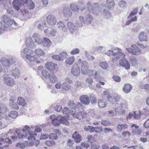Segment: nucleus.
I'll return each mask as SVG.
<instances>
[{
  "label": "nucleus",
  "instance_id": "f257e3e1",
  "mask_svg": "<svg viewBox=\"0 0 149 149\" xmlns=\"http://www.w3.org/2000/svg\"><path fill=\"white\" fill-rule=\"evenodd\" d=\"M33 128V126H31L30 127L26 125L23 128L22 130H17L16 131V133L19 138H24L26 136L29 135L28 138V140L32 142L36 139V138L33 135H37L35 132H31Z\"/></svg>",
  "mask_w": 149,
  "mask_h": 149
},
{
  "label": "nucleus",
  "instance_id": "f03ea898",
  "mask_svg": "<svg viewBox=\"0 0 149 149\" xmlns=\"http://www.w3.org/2000/svg\"><path fill=\"white\" fill-rule=\"evenodd\" d=\"M2 20L1 21L0 23L3 30H8L11 26H12L13 28H17V24L14 19L4 15L2 16Z\"/></svg>",
  "mask_w": 149,
  "mask_h": 149
},
{
  "label": "nucleus",
  "instance_id": "7ed1b4c3",
  "mask_svg": "<svg viewBox=\"0 0 149 149\" xmlns=\"http://www.w3.org/2000/svg\"><path fill=\"white\" fill-rule=\"evenodd\" d=\"M22 52L25 54V55L22 56L23 58H25L31 63L34 62L36 60V58L33 55V51L32 50L25 48Z\"/></svg>",
  "mask_w": 149,
  "mask_h": 149
},
{
  "label": "nucleus",
  "instance_id": "20e7f679",
  "mask_svg": "<svg viewBox=\"0 0 149 149\" xmlns=\"http://www.w3.org/2000/svg\"><path fill=\"white\" fill-rule=\"evenodd\" d=\"M118 52L119 53V55L122 59L119 61V65L120 66L125 68L126 70H128L130 68V65L128 61L124 58L125 56V54L121 52V50L120 49H118Z\"/></svg>",
  "mask_w": 149,
  "mask_h": 149
},
{
  "label": "nucleus",
  "instance_id": "39448f33",
  "mask_svg": "<svg viewBox=\"0 0 149 149\" xmlns=\"http://www.w3.org/2000/svg\"><path fill=\"white\" fill-rule=\"evenodd\" d=\"M0 61L2 65L5 68L9 67L11 65L13 64L15 62L13 58L7 59L4 57L1 58Z\"/></svg>",
  "mask_w": 149,
  "mask_h": 149
},
{
  "label": "nucleus",
  "instance_id": "423d86ee",
  "mask_svg": "<svg viewBox=\"0 0 149 149\" xmlns=\"http://www.w3.org/2000/svg\"><path fill=\"white\" fill-rule=\"evenodd\" d=\"M131 48H126L125 49L132 54L139 55L141 53V49L135 45H132Z\"/></svg>",
  "mask_w": 149,
  "mask_h": 149
},
{
  "label": "nucleus",
  "instance_id": "0eeeda50",
  "mask_svg": "<svg viewBox=\"0 0 149 149\" xmlns=\"http://www.w3.org/2000/svg\"><path fill=\"white\" fill-rule=\"evenodd\" d=\"M71 73V74L74 77H78L80 73V68L77 63H75L72 66Z\"/></svg>",
  "mask_w": 149,
  "mask_h": 149
},
{
  "label": "nucleus",
  "instance_id": "6e6552de",
  "mask_svg": "<svg viewBox=\"0 0 149 149\" xmlns=\"http://www.w3.org/2000/svg\"><path fill=\"white\" fill-rule=\"evenodd\" d=\"M71 114L74 118L79 120H81L86 116V113L84 112H82L80 111H72L71 113Z\"/></svg>",
  "mask_w": 149,
  "mask_h": 149
},
{
  "label": "nucleus",
  "instance_id": "1a4fd4ad",
  "mask_svg": "<svg viewBox=\"0 0 149 149\" xmlns=\"http://www.w3.org/2000/svg\"><path fill=\"white\" fill-rule=\"evenodd\" d=\"M46 20L47 24L51 26L55 25L57 22L56 17L52 15H48L47 17Z\"/></svg>",
  "mask_w": 149,
  "mask_h": 149
},
{
  "label": "nucleus",
  "instance_id": "9d476101",
  "mask_svg": "<svg viewBox=\"0 0 149 149\" xmlns=\"http://www.w3.org/2000/svg\"><path fill=\"white\" fill-rule=\"evenodd\" d=\"M3 83L7 85L13 87L15 85V81L13 78L7 77L4 78Z\"/></svg>",
  "mask_w": 149,
  "mask_h": 149
},
{
  "label": "nucleus",
  "instance_id": "9b49d317",
  "mask_svg": "<svg viewBox=\"0 0 149 149\" xmlns=\"http://www.w3.org/2000/svg\"><path fill=\"white\" fill-rule=\"evenodd\" d=\"M56 64L51 62H48L45 64V67L50 71V72L52 73L56 70L55 67Z\"/></svg>",
  "mask_w": 149,
  "mask_h": 149
},
{
  "label": "nucleus",
  "instance_id": "f8f14e48",
  "mask_svg": "<svg viewBox=\"0 0 149 149\" xmlns=\"http://www.w3.org/2000/svg\"><path fill=\"white\" fill-rule=\"evenodd\" d=\"M100 7H97L93 8V6L91 2H88L87 4V8L88 11L90 13L93 12L95 14H99V10Z\"/></svg>",
  "mask_w": 149,
  "mask_h": 149
},
{
  "label": "nucleus",
  "instance_id": "ddd939ff",
  "mask_svg": "<svg viewBox=\"0 0 149 149\" xmlns=\"http://www.w3.org/2000/svg\"><path fill=\"white\" fill-rule=\"evenodd\" d=\"M99 13L102 14L106 18H109L111 17L109 11L104 9V6H101L99 10Z\"/></svg>",
  "mask_w": 149,
  "mask_h": 149
},
{
  "label": "nucleus",
  "instance_id": "4468645a",
  "mask_svg": "<svg viewBox=\"0 0 149 149\" xmlns=\"http://www.w3.org/2000/svg\"><path fill=\"white\" fill-rule=\"evenodd\" d=\"M118 48H117L116 49H114V50H109V52H111L112 53V55H116V56H114L112 58V61L114 62V61H116L118 60L119 58H120V56L119 55V52H118Z\"/></svg>",
  "mask_w": 149,
  "mask_h": 149
},
{
  "label": "nucleus",
  "instance_id": "2eb2a0df",
  "mask_svg": "<svg viewBox=\"0 0 149 149\" xmlns=\"http://www.w3.org/2000/svg\"><path fill=\"white\" fill-rule=\"evenodd\" d=\"M79 99L81 103L87 105L90 103V100L88 96L87 95L81 96Z\"/></svg>",
  "mask_w": 149,
  "mask_h": 149
},
{
  "label": "nucleus",
  "instance_id": "dca6fc26",
  "mask_svg": "<svg viewBox=\"0 0 149 149\" xmlns=\"http://www.w3.org/2000/svg\"><path fill=\"white\" fill-rule=\"evenodd\" d=\"M88 63L85 61H82L81 63V70L82 74H88Z\"/></svg>",
  "mask_w": 149,
  "mask_h": 149
},
{
  "label": "nucleus",
  "instance_id": "f3484780",
  "mask_svg": "<svg viewBox=\"0 0 149 149\" xmlns=\"http://www.w3.org/2000/svg\"><path fill=\"white\" fill-rule=\"evenodd\" d=\"M58 120L60 123L65 124L66 125L68 126L69 123L68 122V118L67 116H62L61 115H58L57 116Z\"/></svg>",
  "mask_w": 149,
  "mask_h": 149
},
{
  "label": "nucleus",
  "instance_id": "a211bd4d",
  "mask_svg": "<svg viewBox=\"0 0 149 149\" xmlns=\"http://www.w3.org/2000/svg\"><path fill=\"white\" fill-rule=\"evenodd\" d=\"M26 46L28 48H33L36 47L34 42L30 37H29L26 40Z\"/></svg>",
  "mask_w": 149,
  "mask_h": 149
},
{
  "label": "nucleus",
  "instance_id": "6ab92c4d",
  "mask_svg": "<svg viewBox=\"0 0 149 149\" xmlns=\"http://www.w3.org/2000/svg\"><path fill=\"white\" fill-rule=\"evenodd\" d=\"M57 25L59 29L65 32L67 31L68 29L65 24L62 21H60L57 23Z\"/></svg>",
  "mask_w": 149,
  "mask_h": 149
},
{
  "label": "nucleus",
  "instance_id": "aec40b11",
  "mask_svg": "<svg viewBox=\"0 0 149 149\" xmlns=\"http://www.w3.org/2000/svg\"><path fill=\"white\" fill-rule=\"evenodd\" d=\"M132 88V86L130 84H127L123 87V90L124 92L127 93L131 91Z\"/></svg>",
  "mask_w": 149,
  "mask_h": 149
},
{
  "label": "nucleus",
  "instance_id": "412c9836",
  "mask_svg": "<svg viewBox=\"0 0 149 149\" xmlns=\"http://www.w3.org/2000/svg\"><path fill=\"white\" fill-rule=\"evenodd\" d=\"M67 26L70 33L72 34L76 30L75 26L71 22H68L67 24Z\"/></svg>",
  "mask_w": 149,
  "mask_h": 149
},
{
  "label": "nucleus",
  "instance_id": "4be33fe9",
  "mask_svg": "<svg viewBox=\"0 0 149 149\" xmlns=\"http://www.w3.org/2000/svg\"><path fill=\"white\" fill-rule=\"evenodd\" d=\"M72 137L77 143L80 142L81 140V137L77 132H75L72 135Z\"/></svg>",
  "mask_w": 149,
  "mask_h": 149
},
{
  "label": "nucleus",
  "instance_id": "5701e85b",
  "mask_svg": "<svg viewBox=\"0 0 149 149\" xmlns=\"http://www.w3.org/2000/svg\"><path fill=\"white\" fill-rule=\"evenodd\" d=\"M85 22L83 17L82 16H79L78 19L76 22V24L79 27H81L83 26Z\"/></svg>",
  "mask_w": 149,
  "mask_h": 149
},
{
  "label": "nucleus",
  "instance_id": "b1692460",
  "mask_svg": "<svg viewBox=\"0 0 149 149\" xmlns=\"http://www.w3.org/2000/svg\"><path fill=\"white\" fill-rule=\"evenodd\" d=\"M13 7L16 10H18L21 6V3L19 0H14L12 3Z\"/></svg>",
  "mask_w": 149,
  "mask_h": 149
},
{
  "label": "nucleus",
  "instance_id": "393cba45",
  "mask_svg": "<svg viewBox=\"0 0 149 149\" xmlns=\"http://www.w3.org/2000/svg\"><path fill=\"white\" fill-rule=\"evenodd\" d=\"M63 13L64 15L67 17H70L72 15V13L69 8H65L64 9Z\"/></svg>",
  "mask_w": 149,
  "mask_h": 149
},
{
  "label": "nucleus",
  "instance_id": "a878e982",
  "mask_svg": "<svg viewBox=\"0 0 149 149\" xmlns=\"http://www.w3.org/2000/svg\"><path fill=\"white\" fill-rule=\"evenodd\" d=\"M42 43L44 46L48 47H49L52 44L51 41L48 38H43Z\"/></svg>",
  "mask_w": 149,
  "mask_h": 149
},
{
  "label": "nucleus",
  "instance_id": "bb28decb",
  "mask_svg": "<svg viewBox=\"0 0 149 149\" xmlns=\"http://www.w3.org/2000/svg\"><path fill=\"white\" fill-rule=\"evenodd\" d=\"M106 6L109 9L113 8L115 6V3L113 0H107Z\"/></svg>",
  "mask_w": 149,
  "mask_h": 149
},
{
  "label": "nucleus",
  "instance_id": "cd10ccee",
  "mask_svg": "<svg viewBox=\"0 0 149 149\" xmlns=\"http://www.w3.org/2000/svg\"><path fill=\"white\" fill-rule=\"evenodd\" d=\"M15 99H13V100L10 99L9 104L13 109L16 110L18 109H19V107L17 105L15 102Z\"/></svg>",
  "mask_w": 149,
  "mask_h": 149
},
{
  "label": "nucleus",
  "instance_id": "c85d7f7f",
  "mask_svg": "<svg viewBox=\"0 0 149 149\" xmlns=\"http://www.w3.org/2000/svg\"><path fill=\"white\" fill-rule=\"evenodd\" d=\"M127 125L125 124L118 125L117 126V131L121 132L123 130H124L127 128Z\"/></svg>",
  "mask_w": 149,
  "mask_h": 149
},
{
  "label": "nucleus",
  "instance_id": "c756f323",
  "mask_svg": "<svg viewBox=\"0 0 149 149\" xmlns=\"http://www.w3.org/2000/svg\"><path fill=\"white\" fill-rule=\"evenodd\" d=\"M44 32L46 35L48 37L54 36L56 35V31L54 29H52L50 32H49L48 29L45 30Z\"/></svg>",
  "mask_w": 149,
  "mask_h": 149
},
{
  "label": "nucleus",
  "instance_id": "7c9ffc66",
  "mask_svg": "<svg viewBox=\"0 0 149 149\" xmlns=\"http://www.w3.org/2000/svg\"><path fill=\"white\" fill-rule=\"evenodd\" d=\"M75 60L74 56H71L66 58L65 60V63L68 65H72L74 63Z\"/></svg>",
  "mask_w": 149,
  "mask_h": 149
},
{
  "label": "nucleus",
  "instance_id": "2f4dec72",
  "mask_svg": "<svg viewBox=\"0 0 149 149\" xmlns=\"http://www.w3.org/2000/svg\"><path fill=\"white\" fill-rule=\"evenodd\" d=\"M139 38L141 41H147V37L146 33L143 32H141L139 35Z\"/></svg>",
  "mask_w": 149,
  "mask_h": 149
},
{
  "label": "nucleus",
  "instance_id": "473e14b6",
  "mask_svg": "<svg viewBox=\"0 0 149 149\" xmlns=\"http://www.w3.org/2000/svg\"><path fill=\"white\" fill-rule=\"evenodd\" d=\"M17 102L19 105L22 106H24L26 103L24 98L20 97L18 98Z\"/></svg>",
  "mask_w": 149,
  "mask_h": 149
},
{
  "label": "nucleus",
  "instance_id": "72a5a7b5",
  "mask_svg": "<svg viewBox=\"0 0 149 149\" xmlns=\"http://www.w3.org/2000/svg\"><path fill=\"white\" fill-rule=\"evenodd\" d=\"M26 3L28 8L30 10L33 9L35 7L34 3L31 0H27L26 3Z\"/></svg>",
  "mask_w": 149,
  "mask_h": 149
},
{
  "label": "nucleus",
  "instance_id": "f704fd0d",
  "mask_svg": "<svg viewBox=\"0 0 149 149\" xmlns=\"http://www.w3.org/2000/svg\"><path fill=\"white\" fill-rule=\"evenodd\" d=\"M84 19L87 24H90L93 19V17L91 15L88 14L85 16Z\"/></svg>",
  "mask_w": 149,
  "mask_h": 149
},
{
  "label": "nucleus",
  "instance_id": "c9c22d12",
  "mask_svg": "<svg viewBox=\"0 0 149 149\" xmlns=\"http://www.w3.org/2000/svg\"><path fill=\"white\" fill-rule=\"evenodd\" d=\"M12 75L15 78L18 77L20 74V71L17 68H15L12 71Z\"/></svg>",
  "mask_w": 149,
  "mask_h": 149
},
{
  "label": "nucleus",
  "instance_id": "e433bc0d",
  "mask_svg": "<svg viewBox=\"0 0 149 149\" xmlns=\"http://www.w3.org/2000/svg\"><path fill=\"white\" fill-rule=\"evenodd\" d=\"M7 110V107L5 105L2 104H0V114H4L6 112Z\"/></svg>",
  "mask_w": 149,
  "mask_h": 149
},
{
  "label": "nucleus",
  "instance_id": "4c0bfd02",
  "mask_svg": "<svg viewBox=\"0 0 149 149\" xmlns=\"http://www.w3.org/2000/svg\"><path fill=\"white\" fill-rule=\"evenodd\" d=\"M35 52L36 54L38 56H42L45 55V52L43 50L40 48H38L35 50Z\"/></svg>",
  "mask_w": 149,
  "mask_h": 149
},
{
  "label": "nucleus",
  "instance_id": "58836bf2",
  "mask_svg": "<svg viewBox=\"0 0 149 149\" xmlns=\"http://www.w3.org/2000/svg\"><path fill=\"white\" fill-rule=\"evenodd\" d=\"M48 78L50 81L52 83H54L58 81L57 78L54 74L49 75Z\"/></svg>",
  "mask_w": 149,
  "mask_h": 149
},
{
  "label": "nucleus",
  "instance_id": "ea45409f",
  "mask_svg": "<svg viewBox=\"0 0 149 149\" xmlns=\"http://www.w3.org/2000/svg\"><path fill=\"white\" fill-rule=\"evenodd\" d=\"M98 104L99 107L100 108H104L107 106V103L101 100H99L98 102Z\"/></svg>",
  "mask_w": 149,
  "mask_h": 149
},
{
  "label": "nucleus",
  "instance_id": "a19ab883",
  "mask_svg": "<svg viewBox=\"0 0 149 149\" xmlns=\"http://www.w3.org/2000/svg\"><path fill=\"white\" fill-rule=\"evenodd\" d=\"M78 5L79 9L81 11H83L85 9V6L83 0H79L78 2Z\"/></svg>",
  "mask_w": 149,
  "mask_h": 149
},
{
  "label": "nucleus",
  "instance_id": "79ce46f5",
  "mask_svg": "<svg viewBox=\"0 0 149 149\" xmlns=\"http://www.w3.org/2000/svg\"><path fill=\"white\" fill-rule=\"evenodd\" d=\"M70 7L72 11L75 12H78L79 10V8H78L77 6L74 3L71 4Z\"/></svg>",
  "mask_w": 149,
  "mask_h": 149
},
{
  "label": "nucleus",
  "instance_id": "37998d69",
  "mask_svg": "<svg viewBox=\"0 0 149 149\" xmlns=\"http://www.w3.org/2000/svg\"><path fill=\"white\" fill-rule=\"evenodd\" d=\"M17 112L15 111H12L9 115V116L11 118H15L18 116Z\"/></svg>",
  "mask_w": 149,
  "mask_h": 149
},
{
  "label": "nucleus",
  "instance_id": "c03bdc74",
  "mask_svg": "<svg viewBox=\"0 0 149 149\" xmlns=\"http://www.w3.org/2000/svg\"><path fill=\"white\" fill-rule=\"evenodd\" d=\"M68 105L71 109H75L76 105L72 100H70L68 103Z\"/></svg>",
  "mask_w": 149,
  "mask_h": 149
},
{
  "label": "nucleus",
  "instance_id": "a18cd8bd",
  "mask_svg": "<svg viewBox=\"0 0 149 149\" xmlns=\"http://www.w3.org/2000/svg\"><path fill=\"white\" fill-rule=\"evenodd\" d=\"M0 1L4 5V7L5 8H7L9 6L10 4V2L9 1H8L7 0H0Z\"/></svg>",
  "mask_w": 149,
  "mask_h": 149
},
{
  "label": "nucleus",
  "instance_id": "49530a36",
  "mask_svg": "<svg viewBox=\"0 0 149 149\" xmlns=\"http://www.w3.org/2000/svg\"><path fill=\"white\" fill-rule=\"evenodd\" d=\"M118 6L120 8H124L126 6L127 3L124 0H121L118 3Z\"/></svg>",
  "mask_w": 149,
  "mask_h": 149
},
{
  "label": "nucleus",
  "instance_id": "de8ad7c7",
  "mask_svg": "<svg viewBox=\"0 0 149 149\" xmlns=\"http://www.w3.org/2000/svg\"><path fill=\"white\" fill-rule=\"evenodd\" d=\"M99 66L102 69H106L107 68L108 64L105 62H100L99 64Z\"/></svg>",
  "mask_w": 149,
  "mask_h": 149
},
{
  "label": "nucleus",
  "instance_id": "09e8293b",
  "mask_svg": "<svg viewBox=\"0 0 149 149\" xmlns=\"http://www.w3.org/2000/svg\"><path fill=\"white\" fill-rule=\"evenodd\" d=\"M138 9L137 8H135L134 10L131 11L128 17V18H131L135 15L137 13Z\"/></svg>",
  "mask_w": 149,
  "mask_h": 149
},
{
  "label": "nucleus",
  "instance_id": "8fccbe9b",
  "mask_svg": "<svg viewBox=\"0 0 149 149\" xmlns=\"http://www.w3.org/2000/svg\"><path fill=\"white\" fill-rule=\"evenodd\" d=\"M58 138L57 134L55 133H51L49 135V138L51 139L56 140Z\"/></svg>",
  "mask_w": 149,
  "mask_h": 149
},
{
  "label": "nucleus",
  "instance_id": "3c124183",
  "mask_svg": "<svg viewBox=\"0 0 149 149\" xmlns=\"http://www.w3.org/2000/svg\"><path fill=\"white\" fill-rule=\"evenodd\" d=\"M21 13L22 15L24 16L25 19H27L29 16V13L27 10H21Z\"/></svg>",
  "mask_w": 149,
  "mask_h": 149
},
{
  "label": "nucleus",
  "instance_id": "603ef678",
  "mask_svg": "<svg viewBox=\"0 0 149 149\" xmlns=\"http://www.w3.org/2000/svg\"><path fill=\"white\" fill-rule=\"evenodd\" d=\"M71 86L66 82H64L62 84V88L63 89L68 90L70 88Z\"/></svg>",
  "mask_w": 149,
  "mask_h": 149
},
{
  "label": "nucleus",
  "instance_id": "864d4df0",
  "mask_svg": "<svg viewBox=\"0 0 149 149\" xmlns=\"http://www.w3.org/2000/svg\"><path fill=\"white\" fill-rule=\"evenodd\" d=\"M46 145L48 146H51L55 144V142L53 140H47L45 142Z\"/></svg>",
  "mask_w": 149,
  "mask_h": 149
},
{
  "label": "nucleus",
  "instance_id": "5fc2aeb1",
  "mask_svg": "<svg viewBox=\"0 0 149 149\" xmlns=\"http://www.w3.org/2000/svg\"><path fill=\"white\" fill-rule=\"evenodd\" d=\"M130 61L132 63L133 66H134L136 65L137 63V60L136 58L133 57L131 58L130 59Z\"/></svg>",
  "mask_w": 149,
  "mask_h": 149
},
{
  "label": "nucleus",
  "instance_id": "6e6d98bb",
  "mask_svg": "<svg viewBox=\"0 0 149 149\" xmlns=\"http://www.w3.org/2000/svg\"><path fill=\"white\" fill-rule=\"evenodd\" d=\"M122 135L123 136L125 137H130L131 136V133L128 131H125L123 132L122 133Z\"/></svg>",
  "mask_w": 149,
  "mask_h": 149
},
{
  "label": "nucleus",
  "instance_id": "4d7b16f0",
  "mask_svg": "<svg viewBox=\"0 0 149 149\" xmlns=\"http://www.w3.org/2000/svg\"><path fill=\"white\" fill-rule=\"evenodd\" d=\"M142 131L141 130H134L133 129H132V132L134 134L139 135L142 133Z\"/></svg>",
  "mask_w": 149,
  "mask_h": 149
},
{
  "label": "nucleus",
  "instance_id": "13d9d810",
  "mask_svg": "<svg viewBox=\"0 0 149 149\" xmlns=\"http://www.w3.org/2000/svg\"><path fill=\"white\" fill-rule=\"evenodd\" d=\"M101 124L104 126H107L110 124V122L108 120H103L101 121Z\"/></svg>",
  "mask_w": 149,
  "mask_h": 149
},
{
  "label": "nucleus",
  "instance_id": "bf43d9fd",
  "mask_svg": "<svg viewBox=\"0 0 149 149\" xmlns=\"http://www.w3.org/2000/svg\"><path fill=\"white\" fill-rule=\"evenodd\" d=\"M85 54L86 55V57L88 60H93L94 59V58L92 56L90 55L87 51L85 52Z\"/></svg>",
  "mask_w": 149,
  "mask_h": 149
},
{
  "label": "nucleus",
  "instance_id": "052dcab7",
  "mask_svg": "<svg viewBox=\"0 0 149 149\" xmlns=\"http://www.w3.org/2000/svg\"><path fill=\"white\" fill-rule=\"evenodd\" d=\"M2 119L3 120V123H8L10 122V118L9 116H4Z\"/></svg>",
  "mask_w": 149,
  "mask_h": 149
},
{
  "label": "nucleus",
  "instance_id": "680f3d73",
  "mask_svg": "<svg viewBox=\"0 0 149 149\" xmlns=\"http://www.w3.org/2000/svg\"><path fill=\"white\" fill-rule=\"evenodd\" d=\"M79 52V50L78 48H74L70 52V54L72 55L78 54Z\"/></svg>",
  "mask_w": 149,
  "mask_h": 149
},
{
  "label": "nucleus",
  "instance_id": "e2e57ef3",
  "mask_svg": "<svg viewBox=\"0 0 149 149\" xmlns=\"http://www.w3.org/2000/svg\"><path fill=\"white\" fill-rule=\"evenodd\" d=\"M42 74L44 77L46 79L49 77V74L48 73L47 71L45 70L42 71Z\"/></svg>",
  "mask_w": 149,
  "mask_h": 149
},
{
  "label": "nucleus",
  "instance_id": "0e129e2a",
  "mask_svg": "<svg viewBox=\"0 0 149 149\" xmlns=\"http://www.w3.org/2000/svg\"><path fill=\"white\" fill-rule=\"evenodd\" d=\"M90 99L91 102L92 104H95L97 103L96 99L94 96H91Z\"/></svg>",
  "mask_w": 149,
  "mask_h": 149
},
{
  "label": "nucleus",
  "instance_id": "69168bd1",
  "mask_svg": "<svg viewBox=\"0 0 149 149\" xmlns=\"http://www.w3.org/2000/svg\"><path fill=\"white\" fill-rule=\"evenodd\" d=\"M53 120V121L52 122V123L54 125L58 126L60 125V123L59 121V120H58L57 116L56 119Z\"/></svg>",
  "mask_w": 149,
  "mask_h": 149
},
{
  "label": "nucleus",
  "instance_id": "338daca9",
  "mask_svg": "<svg viewBox=\"0 0 149 149\" xmlns=\"http://www.w3.org/2000/svg\"><path fill=\"white\" fill-rule=\"evenodd\" d=\"M16 146L17 147H19L22 149H24L25 147V144L24 143H18Z\"/></svg>",
  "mask_w": 149,
  "mask_h": 149
},
{
  "label": "nucleus",
  "instance_id": "774afa93",
  "mask_svg": "<svg viewBox=\"0 0 149 149\" xmlns=\"http://www.w3.org/2000/svg\"><path fill=\"white\" fill-rule=\"evenodd\" d=\"M145 128H149V118H148L143 124Z\"/></svg>",
  "mask_w": 149,
  "mask_h": 149
}]
</instances>
